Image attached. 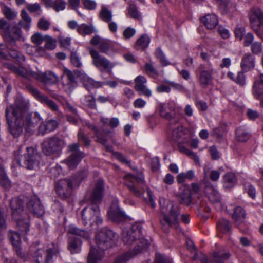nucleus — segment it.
Wrapping results in <instances>:
<instances>
[{
	"label": "nucleus",
	"mask_w": 263,
	"mask_h": 263,
	"mask_svg": "<svg viewBox=\"0 0 263 263\" xmlns=\"http://www.w3.org/2000/svg\"><path fill=\"white\" fill-rule=\"evenodd\" d=\"M28 109L29 103L21 97L16 98L13 104L7 106L5 116L10 132L14 137H18L24 129L27 133H32L42 120L37 112L32 116Z\"/></svg>",
	"instance_id": "obj_1"
},
{
	"label": "nucleus",
	"mask_w": 263,
	"mask_h": 263,
	"mask_svg": "<svg viewBox=\"0 0 263 263\" xmlns=\"http://www.w3.org/2000/svg\"><path fill=\"white\" fill-rule=\"evenodd\" d=\"M103 192V181L102 179H99L91 192L89 198L91 205L84 208L81 212L82 219L84 224H102L103 219L100 214L98 204L102 201Z\"/></svg>",
	"instance_id": "obj_2"
},
{
	"label": "nucleus",
	"mask_w": 263,
	"mask_h": 263,
	"mask_svg": "<svg viewBox=\"0 0 263 263\" xmlns=\"http://www.w3.org/2000/svg\"><path fill=\"white\" fill-rule=\"evenodd\" d=\"M125 179L126 185L135 196L140 197L146 190L148 196L147 203L152 208H155L154 196L149 187L145 185L142 173H139L137 175L128 174L125 176Z\"/></svg>",
	"instance_id": "obj_3"
},
{
	"label": "nucleus",
	"mask_w": 263,
	"mask_h": 263,
	"mask_svg": "<svg viewBox=\"0 0 263 263\" xmlns=\"http://www.w3.org/2000/svg\"><path fill=\"white\" fill-rule=\"evenodd\" d=\"M142 224L140 223L136 222L129 228H124L122 233V238L125 244L132 245L136 243L134 251L135 254H137L143 248L148 246L147 240L143 237L142 234Z\"/></svg>",
	"instance_id": "obj_4"
},
{
	"label": "nucleus",
	"mask_w": 263,
	"mask_h": 263,
	"mask_svg": "<svg viewBox=\"0 0 263 263\" xmlns=\"http://www.w3.org/2000/svg\"><path fill=\"white\" fill-rule=\"evenodd\" d=\"M12 210V215L16 221L22 234L26 235L29 231V217L24 211V201L20 197L13 198L9 201Z\"/></svg>",
	"instance_id": "obj_5"
},
{
	"label": "nucleus",
	"mask_w": 263,
	"mask_h": 263,
	"mask_svg": "<svg viewBox=\"0 0 263 263\" xmlns=\"http://www.w3.org/2000/svg\"><path fill=\"white\" fill-rule=\"evenodd\" d=\"M163 215L160 223L163 230L167 232L170 228L177 229L179 227L180 209L178 205L173 203L168 204L167 210L161 209Z\"/></svg>",
	"instance_id": "obj_6"
},
{
	"label": "nucleus",
	"mask_w": 263,
	"mask_h": 263,
	"mask_svg": "<svg viewBox=\"0 0 263 263\" xmlns=\"http://www.w3.org/2000/svg\"><path fill=\"white\" fill-rule=\"evenodd\" d=\"M116 237V234L112 230L107 228L101 229L96 235V241L98 248L104 251L111 247Z\"/></svg>",
	"instance_id": "obj_7"
},
{
	"label": "nucleus",
	"mask_w": 263,
	"mask_h": 263,
	"mask_svg": "<svg viewBox=\"0 0 263 263\" xmlns=\"http://www.w3.org/2000/svg\"><path fill=\"white\" fill-rule=\"evenodd\" d=\"M16 159L20 166L28 170H33L39 165L41 156L33 147H27L24 156L21 158L16 156Z\"/></svg>",
	"instance_id": "obj_8"
},
{
	"label": "nucleus",
	"mask_w": 263,
	"mask_h": 263,
	"mask_svg": "<svg viewBox=\"0 0 263 263\" xmlns=\"http://www.w3.org/2000/svg\"><path fill=\"white\" fill-rule=\"evenodd\" d=\"M89 53L92 59V64L100 71H111L112 69L115 66V64L112 63L104 56L100 54L98 51L95 49L90 48Z\"/></svg>",
	"instance_id": "obj_9"
},
{
	"label": "nucleus",
	"mask_w": 263,
	"mask_h": 263,
	"mask_svg": "<svg viewBox=\"0 0 263 263\" xmlns=\"http://www.w3.org/2000/svg\"><path fill=\"white\" fill-rule=\"evenodd\" d=\"M59 253L58 249H38L32 255V261L34 263H53L55 257Z\"/></svg>",
	"instance_id": "obj_10"
},
{
	"label": "nucleus",
	"mask_w": 263,
	"mask_h": 263,
	"mask_svg": "<svg viewBox=\"0 0 263 263\" xmlns=\"http://www.w3.org/2000/svg\"><path fill=\"white\" fill-rule=\"evenodd\" d=\"M63 145V140L58 137L48 138L42 144V151L45 155L51 156L60 152Z\"/></svg>",
	"instance_id": "obj_11"
},
{
	"label": "nucleus",
	"mask_w": 263,
	"mask_h": 263,
	"mask_svg": "<svg viewBox=\"0 0 263 263\" xmlns=\"http://www.w3.org/2000/svg\"><path fill=\"white\" fill-rule=\"evenodd\" d=\"M25 87L28 92L37 99L41 103L45 104L53 111H58L59 107L55 102L50 99L47 96L42 94L41 92L31 84H26Z\"/></svg>",
	"instance_id": "obj_12"
},
{
	"label": "nucleus",
	"mask_w": 263,
	"mask_h": 263,
	"mask_svg": "<svg viewBox=\"0 0 263 263\" xmlns=\"http://www.w3.org/2000/svg\"><path fill=\"white\" fill-rule=\"evenodd\" d=\"M79 147L80 145L76 143L68 146V152L72 153L65 159V161L70 168H75L84 157V153L79 151Z\"/></svg>",
	"instance_id": "obj_13"
},
{
	"label": "nucleus",
	"mask_w": 263,
	"mask_h": 263,
	"mask_svg": "<svg viewBox=\"0 0 263 263\" xmlns=\"http://www.w3.org/2000/svg\"><path fill=\"white\" fill-rule=\"evenodd\" d=\"M72 182L69 179H61L55 183V189L57 194L62 199H66L72 193Z\"/></svg>",
	"instance_id": "obj_14"
},
{
	"label": "nucleus",
	"mask_w": 263,
	"mask_h": 263,
	"mask_svg": "<svg viewBox=\"0 0 263 263\" xmlns=\"http://www.w3.org/2000/svg\"><path fill=\"white\" fill-rule=\"evenodd\" d=\"M198 81L201 87L205 88L211 85L213 82V68L211 67L206 70L205 65L200 64L198 66Z\"/></svg>",
	"instance_id": "obj_15"
},
{
	"label": "nucleus",
	"mask_w": 263,
	"mask_h": 263,
	"mask_svg": "<svg viewBox=\"0 0 263 263\" xmlns=\"http://www.w3.org/2000/svg\"><path fill=\"white\" fill-rule=\"evenodd\" d=\"M30 212L34 216L40 217L44 214V209L40 200L35 196L31 197L27 204Z\"/></svg>",
	"instance_id": "obj_16"
},
{
	"label": "nucleus",
	"mask_w": 263,
	"mask_h": 263,
	"mask_svg": "<svg viewBox=\"0 0 263 263\" xmlns=\"http://www.w3.org/2000/svg\"><path fill=\"white\" fill-rule=\"evenodd\" d=\"M75 74L80 78L85 87L89 90L91 88H99L103 85V83L99 81H96L87 75L84 71L74 70Z\"/></svg>",
	"instance_id": "obj_17"
},
{
	"label": "nucleus",
	"mask_w": 263,
	"mask_h": 263,
	"mask_svg": "<svg viewBox=\"0 0 263 263\" xmlns=\"http://www.w3.org/2000/svg\"><path fill=\"white\" fill-rule=\"evenodd\" d=\"M169 127L172 130V139L176 142H181L182 137L184 135L183 126L176 119L170 121Z\"/></svg>",
	"instance_id": "obj_18"
},
{
	"label": "nucleus",
	"mask_w": 263,
	"mask_h": 263,
	"mask_svg": "<svg viewBox=\"0 0 263 263\" xmlns=\"http://www.w3.org/2000/svg\"><path fill=\"white\" fill-rule=\"evenodd\" d=\"M135 90L139 95L150 97L152 96V91L145 85L147 82L146 79L143 76H138L135 79Z\"/></svg>",
	"instance_id": "obj_19"
},
{
	"label": "nucleus",
	"mask_w": 263,
	"mask_h": 263,
	"mask_svg": "<svg viewBox=\"0 0 263 263\" xmlns=\"http://www.w3.org/2000/svg\"><path fill=\"white\" fill-rule=\"evenodd\" d=\"M249 17L251 28H255L258 25H263V11L258 7H253L249 13Z\"/></svg>",
	"instance_id": "obj_20"
},
{
	"label": "nucleus",
	"mask_w": 263,
	"mask_h": 263,
	"mask_svg": "<svg viewBox=\"0 0 263 263\" xmlns=\"http://www.w3.org/2000/svg\"><path fill=\"white\" fill-rule=\"evenodd\" d=\"M33 78L44 84H54L58 80V76L50 71L33 73Z\"/></svg>",
	"instance_id": "obj_21"
},
{
	"label": "nucleus",
	"mask_w": 263,
	"mask_h": 263,
	"mask_svg": "<svg viewBox=\"0 0 263 263\" xmlns=\"http://www.w3.org/2000/svg\"><path fill=\"white\" fill-rule=\"evenodd\" d=\"M108 216L110 220L116 222H120L125 219V214L121 211L117 203L115 202L111 204L108 212Z\"/></svg>",
	"instance_id": "obj_22"
},
{
	"label": "nucleus",
	"mask_w": 263,
	"mask_h": 263,
	"mask_svg": "<svg viewBox=\"0 0 263 263\" xmlns=\"http://www.w3.org/2000/svg\"><path fill=\"white\" fill-rule=\"evenodd\" d=\"M205 192L210 202L219 205L218 208L221 209V197L217 190L210 183H207L205 188Z\"/></svg>",
	"instance_id": "obj_23"
},
{
	"label": "nucleus",
	"mask_w": 263,
	"mask_h": 263,
	"mask_svg": "<svg viewBox=\"0 0 263 263\" xmlns=\"http://www.w3.org/2000/svg\"><path fill=\"white\" fill-rule=\"evenodd\" d=\"M8 68L18 76L26 79H30L31 78H33V73H36L35 71H29L23 67L16 66L12 64L8 65Z\"/></svg>",
	"instance_id": "obj_24"
},
{
	"label": "nucleus",
	"mask_w": 263,
	"mask_h": 263,
	"mask_svg": "<svg viewBox=\"0 0 263 263\" xmlns=\"http://www.w3.org/2000/svg\"><path fill=\"white\" fill-rule=\"evenodd\" d=\"M58 126V122L54 120H50L43 122L40 124L38 128L39 134L44 135L47 132H50L55 130Z\"/></svg>",
	"instance_id": "obj_25"
},
{
	"label": "nucleus",
	"mask_w": 263,
	"mask_h": 263,
	"mask_svg": "<svg viewBox=\"0 0 263 263\" xmlns=\"http://www.w3.org/2000/svg\"><path fill=\"white\" fill-rule=\"evenodd\" d=\"M98 48L101 52L109 55L115 52L114 44L107 39H103Z\"/></svg>",
	"instance_id": "obj_26"
},
{
	"label": "nucleus",
	"mask_w": 263,
	"mask_h": 263,
	"mask_svg": "<svg viewBox=\"0 0 263 263\" xmlns=\"http://www.w3.org/2000/svg\"><path fill=\"white\" fill-rule=\"evenodd\" d=\"M104 257L103 251H98L95 248H91L88 258V263H101Z\"/></svg>",
	"instance_id": "obj_27"
},
{
	"label": "nucleus",
	"mask_w": 263,
	"mask_h": 263,
	"mask_svg": "<svg viewBox=\"0 0 263 263\" xmlns=\"http://www.w3.org/2000/svg\"><path fill=\"white\" fill-rule=\"evenodd\" d=\"M174 110V106L172 103H160L159 106V111L161 117L166 119L172 120V115L170 111Z\"/></svg>",
	"instance_id": "obj_28"
},
{
	"label": "nucleus",
	"mask_w": 263,
	"mask_h": 263,
	"mask_svg": "<svg viewBox=\"0 0 263 263\" xmlns=\"http://www.w3.org/2000/svg\"><path fill=\"white\" fill-rule=\"evenodd\" d=\"M254 65V57L250 54H246L241 60L240 66L244 71H247L253 69Z\"/></svg>",
	"instance_id": "obj_29"
},
{
	"label": "nucleus",
	"mask_w": 263,
	"mask_h": 263,
	"mask_svg": "<svg viewBox=\"0 0 263 263\" xmlns=\"http://www.w3.org/2000/svg\"><path fill=\"white\" fill-rule=\"evenodd\" d=\"M204 26L209 29H212L217 25L218 21L215 14H208L201 18Z\"/></svg>",
	"instance_id": "obj_30"
},
{
	"label": "nucleus",
	"mask_w": 263,
	"mask_h": 263,
	"mask_svg": "<svg viewBox=\"0 0 263 263\" xmlns=\"http://www.w3.org/2000/svg\"><path fill=\"white\" fill-rule=\"evenodd\" d=\"M246 212L243 208L238 206L235 208L232 214V218L237 224L242 223L245 218Z\"/></svg>",
	"instance_id": "obj_31"
},
{
	"label": "nucleus",
	"mask_w": 263,
	"mask_h": 263,
	"mask_svg": "<svg viewBox=\"0 0 263 263\" xmlns=\"http://www.w3.org/2000/svg\"><path fill=\"white\" fill-rule=\"evenodd\" d=\"M82 241L78 238H71L69 240L68 249L71 254H77L81 250Z\"/></svg>",
	"instance_id": "obj_32"
},
{
	"label": "nucleus",
	"mask_w": 263,
	"mask_h": 263,
	"mask_svg": "<svg viewBox=\"0 0 263 263\" xmlns=\"http://www.w3.org/2000/svg\"><path fill=\"white\" fill-rule=\"evenodd\" d=\"M151 39L147 34H143L136 42L135 48L136 50L142 49L144 50L146 48L150 43Z\"/></svg>",
	"instance_id": "obj_33"
},
{
	"label": "nucleus",
	"mask_w": 263,
	"mask_h": 263,
	"mask_svg": "<svg viewBox=\"0 0 263 263\" xmlns=\"http://www.w3.org/2000/svg\"><path fill=\"white\" fill-rule=\"evenodd\" d=\"M251 134L244 127H239L236 130V137L237 141L244 142L250 137Z\"/></svg>",
	"instance_id": "obj_34"
},
{
	"label": "nucleus",
	"mask_w": 263,
	"mask_h": 263,
	"mask_svg": "<svg viewBox=\"0 0 263 263\" xmlns=\"http://www.w3.org/2000/svg\"><path fill=\"white\" fill-rule=\"evenodd\" d=\"M21 16L22 19L19 21L18 24L22 28L26 31H28L31 23V17L26 11L24 10L21 11Z\"/></svg>",
	"instance_id": "obj_35"
},
{
	"label": "nucleus",
	"mask_w": 263,
	"mask_h": 263,
	"mask_svg": "<svg viewBox=\"0 0 263 263\" xmlns=\"http://www.w3.org/2000/svg\"><path fill=\"white\" fill-rule=\"evenodd\" d=\"M237 182V178L235 174L232 172L226 173L223 177L224 185L227 188L233 187Z\"/></svg>",
	"instance_id": "obj_36"
},
{
	"label": "nucleus",
	"mask_w": 263,
	"mask_h": 263,
	"mask_svg": "<svg viewBox=\"0 0 263 263\" xmlns=\"http://www.w3.org/2000/svg\"><path fill=\"white\" fill-rule=\"evenodd\" d=\"M99 18L104 22H110L112 18L111 11L106 6L103 5L99 13Z\"/></svg>",
	"instance_id": "obj_37"
},
{
	"label": "nucleus",
	"mask_w": 263,
	"mask_h": 263,
	"mask_svg": "<svg viewBox=\"0 0 263 263\" xmlns=\"http://www.w3.org/2000/svg\"><path fill=\"white\" fill-rule=\"evenodd\" d=\"M68 232L69 234L78 236L86 239L90 237L88 232L72 226L69 227Z\"/></svg>",
	"instance_id": "obj_38"
},
{
	"label": "nucleus",
	"mask_w": 263,
	"mask_h": 263,
	"mask_svg": "<svg viewBox=\"0 0 263 263\" xmlns=\"http://www.w3.org/2000/svg\"><path fill=\"white\" fill-rule=\"evenodd\" d=\"M228 76L237 84L241 86H243L246 84V77L244 73L242 71H239L235 76V74L231 72L228 73Z\"/></svg>",
	"instance_id": "obj_39"
},
{
	"label": "nucleus",
	"mask_w": 263,
	"mask_h": 263,
	"mask_svg": "<svg viewBox=\"0 0 263 263\" xmlns=\"http://www.w3.org/2000/svg\"><path fill=\"white\" fill-rule=\"evenodd\" d=\"M217 228L220 232L227 233L230 231L231 226L228 220L222 218L217 222Z\"/></svg>",
	"instance_id": "obj_40"
},
{
	"label": "nucleus",
	"mask_w": 263,
	"mask_h": 263,
	"mask_svg": "<svg viewBox=\"0 0 263 263\" xmlns=\"http://www.w3.org/2000/svg\"><path fill=\"white\" fill-rule=\"evenodd\" d=\"M179 202L182 204L189 206L192 202L191 193L187 190L181 193L179 197Z\"/></svg>",
	"instance_id": "obj_41"
},
{
	"label": "nucleus",
	"mask_w": 263,
	"mask_h": 263,
	"mask_svg": "<svg viewBox=\"0 0 263 263\" xmlns=\"http://www.w3.org/2000/svg\"><path fill=\"white\" fill-rule=\"evenodd\" d=\"M86 126L90 129H91L95 132V136L97 139V141L103 145H105L107 143V140L106 137L102 136L101 134L98 131L97 127L95 125H91L90 123H87Z\"/></svg>",
	"instance_id": "obj_42"
},
{
	"label": "nucleus",
	"mask_w": 263,
	"mask_h": 263,
	"mask_svg": "<svg viewBox=\"0 0 263 263\" xmlns=\"http://www.w3.org/2000/svg\"><path fill=\"white\" fill-rule=\"evenodd\" d=\"M0 184L6 189L11 187V182L7 176L3 167L0 165Z\"/></svg>",
	"instance_id": "obj_43"
},
{
	"label": "nucleus",
	"mask_w": 263,
	"mask_h": 263,
	"mask_svg": "<svg viewBox=\"0 0 263 263\" xmlns=\"http://www.w3.org/2000/svg\"><path fill=\"white\" fill-rule=\"evenodd\" d=\"M194 177V172L193 170H190L186 173H181L178 175L177 181L178 183L184 182L185 180H192Z\"/></svg>",
	"instance_id": "obj_44"
},
{
	"label": "nucleus",
	"mask_w": 263,
	"mask_h": 263,
	"mask_svg": "<svg viewBox=\"0 0 263 263\" xmlns=\"http://www.w3.org/2000/svg\"><path fill=\"white\" fill-rule=\"evenodd\" d=\"M230 257L229 253L214 252L213 258L215 263H224Z\"/></svg>",
	"instance_id": "obj_45"
},
{
	"label": "nucleus",
	"mask_w": 263,
	"mask_h": 263,
	"mask_svg": "<svg viewBox=\"0 0 263 263\" xmlns=\"http://www.w3.org/2000/svg\"><path fill=\"white\" fill-rule=\"evenodd\" d=\"M2 11L5 17L8 20H14L17 15V12L6 5L3 6Z\"/></svg>",
	"instance_id": "obj_46"
},
{
	"label": "nucleus",
	"mask_w": 263,
	"mask_h": 263,
	"mask_svg": "<svg viewBox=\"0 0 263 263\" xmlns=\"http://www.w3.org/2000/svg\"><path fill=\"white\" fill-rule=\"evenodd\" d=\"M253 93L256 99H258L263 94V84L258 81L254 82Z\"/></svg>",
	"instance_id": "obj_47"
},
{
	"label": "nucleus",
	"mask_w": 263,
	"mask_h": 263,
	"mask_svg": "<svg viewBox=\"0 0 263 263\" xmlns=\"http://www.w3.org/2000/svg\"><path fill=\"white\" fill-rule=\"evenodd\" d=\"M77 31L82 35L90 34L93 31V29L91 26L83 24L78 26Z\"/></svg>",
	"instance_id": "obj_48"
},
{
	"label": "nucleus",
	"mask_w": 263,
	"mask_h": 263,
	"mask_svg": "<svg viewBox=\"0 0 263 263\" xmlns=\"http://www.w3.org/2000/svg\"><path fill=\"white\" fill-rule=\"evenodd\" d=\"M8 237L14 247L20 245V234L17 232L10 231L8 234Z\"/></svg>",
	"instance_id": "obj_49"
},
{
	"label": "nucleus",
	"mask_w": 263,
	"mask_h": 263,
	"mask_svg": "<svg viewBox=\"0 0 263 263\" xmlns=\"http://www.w3.org/2000/svg\"><path fill=\"white\" fill-rule=\"evenodd\" d=\"M155 55L162 66H165L170 64V62L166 59L165 54L160 48H157Z\"/></svg>",
	"instance_id": "obj_50"
},
{
	"label": "nucleus",
	"mask_w": 263,
	"mask_h": 263,
	"mask_svg": "<svg viewBox=\"0 0 263 263\" xmlns=\"http://www.w3.org/2000/svg\"><path fill=\"white\" fill-rule=\"evenodd\" d=\"M44 48L49 50H53L56 47L57 41L51 36L46 35Z\"/></svg>",
	"instance_id": "obj_51"
},
{
	"label": "nucleus",
	"mask_w": 263,
	"mask_h": 263,
	"mask_svg": "<svg viewBox=\"0 0 263 263\" xmlns=\"http://www.w3.org/2000/svg\"><path fill=\"white\" fill-rule=\"evenodd\" d=\"M144 69L147 74L151 77L158 76L159 72L151 63H146L144 65Z\"/></svg>",
	"instance_id": "obj_52"
},
{
	"label": "nucleus",
	"mask_w": 263,
	"mask_h": 263,
	"mask_svg": "<svg viewBox=\"0 0 263 263\" xmlns=\"http://www.w3.org/2000/svg\"><path fill=\"white\" fill-rule=\"evenodd\" d=\"M78 140L80 142H82L85 146H89L90 145V140L87 138L85 134V132L80 129L78 133Z\"/></svg>",
	"instance_id": "obj_53"
},
{
	"label": "nucleus",
	"mask_w": 263,
	"mask_h": 263,
	"mask_svg": "<svg viewBox=\"0 0 263 263\" xmlns=\"http://www.w3.org/2000/svg\"><path fill=\"white\" fill-rule=\"evenodd\" d=\"M46 35H43L40 32H36L33 34L31 36V41L35 44L40 45L45 42Z\"/></svg>",
	"instance_id": "obj_54"
},
{
	"label": "nucleus",
	"mask_w": 263,
	"mask_h": 263,
	"mask_svg": "<svg viewBox=\"0 0 263 263\" xmlns=\"http://www.w3.org/2000/svg\"><path fill=\"white\" fill-rule=\"evenodd\" d=\"M133 257L129 252H126L118 256L115 260L114 263H126Z\"/></svg>",
	"instance_id": "obj_55"
},
{
	"label": "nucleus",
	"mask_w": 263,
	"mask_h": 263,
	"mask_svg": "<svg viewBox=\"0 0 263 263\" xmlns=\"http://www.w3.org/2000/svg\"><path fill=\"white\" fill-rule=\"evenodd\" d=\"M63 73L64 74L67 78L70 85L72 86L74 84L76 83L75 77L74 75L75 73L74 72H73L71 70L66 68H64L63 70Z\"/></svg>",
	"instance_id": "obj_56"
},
{
	"label": "nucleus",
	"mask_w": 263,
	"mask_h": 263,
	"mask_svg": "<svg viewBox=\"0 0 263 263\" xmlns=\"http://www.w3.org/2000/svg\"><path fill=\"white\" fill-rule=\"evenodd\" d=\"M50 26V22L44 17L40 19L37 23L38 28L42 30L46 31L48 30Z\"/></svg>",
	"instance_id": "obj_57"
},
{
	"label": "nucleus",
	"mask_w": 263,
	"mask_h": 263,
	"mask_svg": "<svg viewBox=\"0 0 263 263\" xmlns=\"http://www.w3.org/2000/svg\"><path fill=\"white\" fill-rule=\"evenodd\" d=\"M70 61L71 64L76 67L80 68L82 65L80 59L76 52H72L71 53Z\"/></svg>",
	"instance_id": "obj_58"
},
{
	"label": "nucleus",
	"mask_w": 263,
	"mask_h": 263,
	"mask_svg": "<svg viewBox=\"0 0 263 263\" xmlns=\"http://www.w3.org/2000/svg\"><path fill=\"white\" fill-rule=\"evenodd\" d=\"M21 36L22 31L21 29L17 27H14L13 28L11 34L8 37L10 39L9 41L10 42L11 41V40H12L13 42L15 40L20 39Z\"/></svg>",
	"instance_id": "obj_59"
},
{
	"label": "nucleus",
	"mask_w": 263,
	"mask_h": 263,
	"mask_svg": "<svg viewBox=\"0 0 263 263\" xmlns=\"http://www.w3.org/2000/svg\"><path fill=\"white\" fill-rule=\"evenodd\" d=\"M84 103L90 108H95L96 107V99L92 96H85Z\"/></svg>",
	"instance_id": "obj_60"
},
{
	"label": "nucleus",
	"mask_w": 263,
	"mask_h": 263,
	"mask_svg": "<svg viewBox=\"0 0 263 263\" xmlns=\"http://www.w3.org/2000/svg\"><path fill=\"white\" fill-rule=\"evenodd\" d=\"M180 151L181 153L185 154L187 156L193 159L195 161L198 162L199 161V157L192 151L187 149L184 146H180Z\"/></svg>",
	"instance_id": "obj_61"
},
{
	"label": "nucleus",
	"mask_w": 263,
	"mask_h": 263,
	"mask_svg": "<svg viewBox=\"0 0 263 263\" xmlns=\"http://www.w3.org/2000/svg\"><path fill=\"white\" fill-rule=\"evenodd\" d=\"M52 7L57 12L63 10L65 9L66 3L63 0H55Z\"/></svg>",
	"instance_id": "obj_62"
},
{
	"label": "nucleus",
	"mask_w": 263,
	"mask_h": 263,
	"mask_svg": "<svg viewBox=\"0 0 263 263\" xmlns=\"http://www.w3.org/2000/svg\"><path fill=\"white\" fill-rule=\"evenodd\" d=\"M128 14L130 16L134 19L139 20L140 15L139 14L137 8L134 5H131L128 8Z\"/></svg>",
	"instance_id": "obj_63"
},
{
	"label": "nucleus",
	"mask_w": 263,
	"mask_h": 263,
	"mask_svg": "<svg viewBox=\"0 0 263 263\" xmlns=\"http://www.w3.org/2000/svg\"><path fill=\"white\" fill-rule=\"evenodd\" d=\"M251 49L254 54H259L262 50L261 43L258 42H255L251 44Z\"/></svg>",
	"instance_id": "obj_64"
}]
</instances>
